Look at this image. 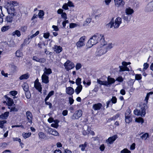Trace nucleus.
Instances as JSON below:
<instances>
[{
  "mask_svg": "<svg viewBox=\"0 0 153 153\" xmlns=\"http://www.w3.org/2000/svg\"><path fill=\"white\" fill-rule=\"evenodd\" d=\"M99 41L101 45L103 46L105 45V42L104 36L102 34H97L93 36L88 40L87 43V46L88 48H90Z\"/></svg>",
  "mask_w": 153,
  "mask_h": 153,
  "instance_id": "obj_1",
  "label": "nucleus"
},
{
  "mask_svg": "<svg viewBox=\"0 0 153 153\" xmlns=\"http://www.w3.org/2000/svg\"><path fill=\"white\" fill-rule=\"evenodd\" d=\"M82 113L81 110H79L76 111L73 115L71 117L72 120H77L81 117Z\"/></svg>",
  "mask_w": 153,
  "mask_h": 153,
  "instance_id": "obj_2",
  "label": "nucleus"
},
{
  "mask_svg": "<svg viewBox=\"0 0 153 153\" xmlns=\"http://www.w3.org/2000/svg\"><path fill=\"white\" fill-rule=\"evenodd\" d=\"M65 68L67 71H69L74 67V64L69 60H67L64 64Z\"/></svg>",
  "mask_w": 153,
  "mask_h": 153,
  "instance_id": "obj_3",
  "label": "nucleus"
},
{
  "mask_svg": "<svg viewBox=\"0 0 153 153\" xmlns=\"http://www.w3.org/2000/svg\"><path fill=\"white\" fill-rule=\"evenodd\" d=\"M134 113L135 115H140L142 117L145 116V110L144 108H141V110H138L137 109H136L134 111Z\"/></svg>",
  "mask_w": 153,
  "mask_h": 153,
  "instance_id": "obj_4",
  "label": "nucleus"
},
{
  "mask_svg": "<svg viewBox=\"0 0 153 153\" xmlns=\"http://www.w3.org/2000/svg\"><path fill=\"white\" fill-rule=\"evenodd\" d=\"M91 131V127L85 125L84 126L83 130L82 131L84 135H88Z\"/></svg>",
  "mask_w": 153,
  "mask_h": 153,
  "instance_id": "obj_5",
  "label": "nucleus"
},
{
  "mask_svg": "<svg viewBox=\"0 0 153 153\" xmlns=\"http://www.w3.org/2000/svg\"><path fill=\"white\" fill-rule=\"evenodd\" d=\"M145 11L147 12L153 11V0L149 2L146 5L145 8Z\"/></svg>",
  "mask_w": 153,
  "mask_h": 153,
  "instance_id": "obj_6",
  "label": "nucleus"
},
{
  "mask_svg": "<svg viewBox=\"0 0 153 153\" xmlns=\"http://www.w3.org/2000/svg\"><path fill=\"white\" fill-rule=\"evenodd\" d=\"M26 116L28 122L31 124L32 123L33 120V115L32 113L30 111H27L26 112Z\"/></svg>",
  "mask_w": 153,
  "mask_h": 153,
  "instance_id": "obj_7",
  "label": "nucleus"
},
{
  "mask_svg": "<svg viewBox=\"0 0 153 153\" xmlns=\"http://www.w3.org/2000/svg\"><path fill=\"white\" fill-rule=\"evenodd\" d=\"M122 22V19L120 17H117L115 20L114 22V28H118Z\"/></svg>",
  "mask_w": 153,
  "mask_h": 153,
  "instance_id": "obj_8",
  "label": "nucleus"
},
{
  "mask_svg": "<svg viewBox=\"0 0 153 153\" xmlns=\"http://www.w3.org/2000/svg\"><path fill=\"white\" fill-rule=\"evenodd\" d=\"M117 135L109 137L106 140V142H108L109 144H112L114 142L117 138Z\"/></svg>",
  "mask_w": 153,
  "mask_h": 153,
  "instance_id": "obj_9",
  "label": "nucleus"
},
{
  "mask_svg": "<svg viewBox=\"0 0 153 153\" xmlns=\"http://www.w3.org/2000/svg\"><path fill=\"white\" fill-rule=\"evenodd\" d=\"M115 5L117 7H122L125 4V2L123 0H114Z\"/></svg>",
  "mask_w": 153,
  "mask_h": 153,
  "instance_id": "obj_10",
  "label": "nucleus"
},
{
  "mask_svg": "<svg viewBox=\"0 0 153 153\" xmlns=\"http://www.w3.org/2000/svg\"><path fill=\"white\" fill-rule=\"evenodd\" d=\"M7 11L9 14H10L13 16H15L16 14L15 10L14 7H10L9 9H7Z\"/></svg>",
  "mask_w": 153,
  "mask_h": 153,
  "instance_id": "obj_11",
  "label": "nucleus"
},
{
  "mask_svg": "<svg viewBox=\"0 0 153 153\" xmlns=\"http://www.w3.org/2000/svg\"><path fill=\"white\" fill-rule=\"evenodd\" d=\"M48 132L50 134L54 136H58L59 135V133L56 130L51 128H49Z\"/></svg>",
  "mask_w": 153,
  "mask_h": 153,
  "instance_id": "obj_12",
  "label": "nucleus"
},
{
  "mask_svg": "<svg viewBox=\"0 0 153 153\" xmlns=\"http://www.w3.org/2000/svg\"><path fill=\"white\" fill-rule=\"evenodd\" d=\"M42 82L45 84H47L49 82V77L48 75L43 74L42 76Z\"/></svg>",
  "mask_w": 153,
  "mask_h": 153,
  "instance_id": "obj_13",
  "label": "nucleus"
},
{
  "mask_svg": "<svg viewBox=\"0 0 153 153\" xmlns=\"http://www.w3.org/2000/svg\"><path fill=\"white\" fill-rule=\"evenodd\" d=\"M7 102V104L8 105V108L10 106H12L14 105L13 100L10 97H7L6 99V101L4 102V103H6Z\"/></svg>",
  "mask_w": 153,
  "mask_h": 153,
  "instance_id": "obj_14",
  "label": "nucleus"
},
{
  "mask_svg": "<svg viewBox=\"0 0 153 153\" xmlns=\"http://www.w3.org/2000/svg\"><path fill=\"white\" fill-rule=\"evenodd\" d=\"M102 106V104L100 103H98L93 105L92 108L94 111L99 110Z\"/></svg>",
  "mask_w": 153,
  "mask_h": 153,
  "instance_id": "obj_15",
  "label": "nucleus"
},
{
  "mask_svg": "<svg viewBox=\"0 0 153 153\" xmlns=\"http://www.w3.org/2000/svg\"><path fill=\"white\" fill-rule=\"evenodd\" d=\"M131 17V15L126 14H124L122 16V18L123 20L127 22H128L130 21Z\"/></svg>",
  "mask_w": 153,
  "mask_h": 153,
  "instance_id": "obj_16",
  "label": "nucleus"
},
{
  "mask_svg": "<svg viewBox=\"0 0 153 153\" xmlns=\"http://www.w3.org/2000/svg\"><path fill=\"white\" fill-rule=\"evenodd\" d=\"M66 92L67 94L69 95H72L74 92V89L71 87L66 88Z\"/></svg>",
  "mask_w": 153,
  "mask_h": 153,
  "instance_id": "obj_17",
  "label": "nucleus"
},
{
  "mask_svg": "<svg viewBox=\"0 0 153 153\" xmlns=\"http://www.w3.org/2000/svg\"><path fill=\"white\" fill-rule=\"evenodd\" d=\"M34 86L37 90L42 93V85L40 83H34Z\"/></svg>",
  "mask_w": 153,
  "mask_h": 153,
  "instance_id": "obj_18",
  "label": "nucleus"
},
{
  "mask_svg": "<svg viewBox=\"0 0 153 153\" xmlns=\"http://www.w3.org/2000/svg\"><path fill=\"white\" fill-rule=\"evenodd\" d=\"M44 71V72L43 74L47 75H48L52 73V70L50 68H45Z\"/></svg>",
  "mask_w": 153,
  "mask_h": 153,
  "instance_id": "obj_19",
  "label": "nucleus"
},
{
  "mask_svg": "<svg viewBox=\"0 0 153 153\" xmlns=\"http://www.w3.org/2000/svg\"><path fill=\"white\" fill-rule=\"evenodd\" d=\"M62 50V48L60 46L55 45L54 46V51L56 53H59Z\"/></svg>",
  "mask_w": 153,
  "mask_h": 153,
  "instance_id": "obj_20",
  "label": "nucleus"
},
{
  "mask_svg": "<svg viewBox=\"0 0 153 153\" xmlns=\"http://www.w3.org/2000/svg\"><path fill=\"white\" fill-rule=\"evenodd\" d=\"M119 68H120V70L119 71L120 72L125 71H130L129 68H128L127 66H125L123 65L120 66Z\"/></svg>",
  "mask_w": 153,
  "mask_h": 153,
  "instance_id": "obj_21",
  "label": "nucleus"
},
{
  "mask_svg": "<svg viewBox=\"0 0 153 153\" xmlns=\"http://www.w3.org/2000/svg\"><path fill=\"white\" fill-rule=\"evenodd\" d=\"M125 12L126 14L131 15V14L133 13L134 11L133 9L130 7H128L126 9Z\"/></svg>",
  "mask_w": 153,
  "mask_h": 153,
  "instance_id": "obj_22",
  "label": "nucleus"
},
{
  "mask_svg": "<svg viewBox=\"0 0 153 153\" xmlns=\"http://www.w3.org/2000/svg\"><path fill=\"white\" fill-rule=\"evenodd\" d=\"M97 82L100 85L108 86V83L106 81H101L99 79H97Z\"/></svg>",
  "mask_w": 153,
  "mask_h": 153,
  "instance_id": "obj_23",
  "label": "nucleus"
},
{
  "mask_svg": "<svg viewBox=\"0 0 153 153\" xmlns=\"http://www.w3.org/2000/svg\"><path fill=\"white\" fill-rule=\"evenodd\" d=\"M11 6V1L7 0L5 1L4 7L7 10Z\"/></svg>",
  "mask_w": 153,
  "mask_h": 153,
  "instance_id": "obj_24",
  "label": "nucleus"
},
{
  "mask_svg": "<svg viewBox=\"0 0 153 153\" xmlns=\"http://www.w3.org/2000/svg\"><path fill=\"white\" fill-rule=\"evenodd\" d=\"M30 76V75L28 73L23 74L19 77L20 80H23L24 79H27Z\"/></svg>",
  "mask_w": 153,
  "mask_h": 153,
  "instance_id": "obj_25",
  "label": "nucleus"
},
{
  "mask_svg": "<svg viewBox=\"0 0 153 153\" xmlns=\"http://www.w3.org/2000/svg\"><path fill=\"white\" fill-rule=\"evenodd\" d=\"M99 52L100 55L103 54L107 52V49L105 47L102 46L101 48V49L100 50Z\"/></svg>",
  "mask_w": 153,
  "mask_h": 153,
  "instance_id": "obj_26",
  "label": "nucleus"
},
{
  "mask_svg": "<svg viewBox=\"0 0 153 153\" xmlns=\"http://www.w3.org/2000/svg\"><path fill=\"white\" fill-rule=\"evenodd\" d=\"M9 112H6L3 114H2L0 115V118L2 119H6L9 115Z\"/></svg>",
  "mask_w": 153,
  "mask_h": 153,
  "instance_id": "obj_27",
  "label": "nucleus"
},
{
  "mask_svg": "<svg viewBox=\"0 0 153 153\" xmlns=\"http://www.w3.org/2000/svg\"><path fill=\"white\" fill-rule=\"evenodd\" d=\"M53 122L54 123L51 124V126L56 128H57L59 126L58 123L59 122V121L57 120H55Z\"/></svg>",
  "mask_w": 153,
  "mask_h": 153,
  "instance_id": "obj_28",
  "label": "nucleus"
},
{
  "mask_svg": "<svg viewBox=\"0 0 153 153\" xmlns=\"http://www.w3.org/2000/svg\"><path fill=\"white\" fill-rule=\"evenodd\" d=\"M82 86L81 85L78 86L75 90V92L77 94H78L82 91Z\"/></svg>",
  "mask_w": 153,
  "mask_h": 153,
  "instance_id": "obj_29",
  "label": "nucleus"
},
{
  "mask_svg": "<svg viewBox=\"0 0 153 153\" xmlns=\"http://www.w3.org/2000/svg\"><path fill=\"white\" fill-rule=\"evenodd\" d=\"M114 19L113 18L111 20L110 22L108 23V24H107L106 25V27L108 28H112L113 26H114Z\"/></svg>",
  "mask_w": 153,
  "mask_h": 153,
  "instance_id": "obj_30",
  "label": "nucleus"
},
{
  "mask_svg": "<svg viewBox=\"0 0 153 153\" xmlns=\"http://www.w3.org/2000/svg\"><path fill=\"white\" fill-rule=\"evenodd\" d=\"M125 122L126 123H129L131 121V115H125Z\"/></svg>",
  "mask_w": 153,
  "mask_h": 153,
  "instance_id": "obj_31",
  "label": "nucleus"
},
{
  "mask_svg": "<svg viewBox=\"0 0 153 153\" xmlns=\"http://www.w3.org/2000/svg\"><path fill=\"white\" fill-rule=\"evenodd\" d=\"M85 45V43H83V42H81L79 41L77 42L76 44V45L77 48H80L84 46Z\"/></svg>",
  "mask_w": 153,
  "mask_h": 153,
  "instance_id": "obj_32",
  "label": "nucleus"
},
{
  "mask_svg": "<svg viewBox=\"0 0 153 153\" xmlns=\"http://www.w3.org/2000/svg\"><path fill=\"white\" fill-rule=\"evenodd\" d=\"M87 145V143L86 142H85L84 144H81L79 145V147L81 148V150L82 151H84Z\"/></svg>",
  "mask_w": 153,
  "mask_h": 153,
  "instance_id": "obj_33",
  "label": "nucleus"
},
{
  "mask_svg": "<svg viewBox=\"0 0 153 153\" xmlns=\"http://www.w3.org/2000/svg\"><path fill=\"white\" fill-rule=\"evenodd\" d=\"M115 82V79L113 78H108V81H107V82L108 83V85L114 83Z\"/></svg>",
  "mask_w": 153,
  "mask_h": 153,
  "instance_id": "obj_34",
  "label": "nucleus"
},
{
  "mask_svg": "<svg viewBox=\"0 0 153 153\" xmlns=\"http://www.w3.org/2000/svg\"><path fill=\"white\" fill-rule=\"evenodd\" d=\"M22 87L24 90L25 91L28 90L29 86L26 83H24L22 85Z\"/></svg>",
  "mask_w": 153,
  "mask_h": 153,
  "instance_id": "obj_35",
  "label": "nucleus"
},
{
  "mask_svg": "<svg viewBox=\"0 0 153 153\" xmlns=\"http://www.w3.org/2000/svg\"><path fill=\"white\" fill-rule=\"evenodd\" d=\"M10 27V26L9 25L4 26L1 28V31L2 32H4L9 30Z\"/></svg>",
  "mask_w": 153,
  "mask_h": 153,
  "instance_id": "obj_36",
  "label": "nucleus"
},
{
  "mask_svg": "<svg viewBox=\"0 0 153 153\" xmlns=\"http://www.w3.org/2000/svg\"><path fill=\"white\" fill-rule=\"evenodd\" d=\"M153 92H150L147 94V95L145 97V99L144 100L145 103H147L148 102V100L149 99V96L151 94H152Z\"/></svg>",
  "mask_w": 153,
  "mask_h": 153,
  "instance_id": "obj_37",
  "label": "nucleus"
},
{
  "mask_svg": "<svg viewBox=\"0 0 153 153\" xmlns=\"http://www.w3.org/2000/svg\"><path fill=\"white\" fill-rule=\"evenodd\" d=\"M31 134V133L30 132L28 133H23L22 135L23 137L24 138H26L30 137Z\"/></svg>",
  "mask_w": 153,
  "mask_h": 153,
  "instance_id": "obj_38",
  "label": "nucleus"
},
{
  "mask_svg": "<svg viewBox=\"0 0 153 153\" xmlns=\"http://www.w3.org/2000/svg\"><path fill=\"white\" fill-rule=\"evenodd\" d=\"M15 105L12 106H9L8 108L10 109V111H13L16 112L18 111V109L14 106Z\"/></svg>",
  "mask_w": 153,
  "mask_h": 153,
  "instance_id": "obj_39",
  "label": "nucleus"
},
{
  "mask_svg": "<svg viewBox=\"0 0 153 153\" xmlns=\"http://www.w3.org/2000/svg\"><path fill=\"white\" fill-rule=\"evenodd\" d=\"M12 34L13 36L16 35H17L18 37H20L21 35L20 31L18 30H16L15 31L13 32Z\"/></svg>",
  "mask_w": 153,
  "mask_h": 153,
  "instance_id": "obj_40",
  "label": "nucleus"
},
{
  "mask_svg": "<svg viewBox=\"0 0 153 153\" xmlns=\"http://www.w3.org/2000/svg\"><path fill=\"white\" fill-rule=\"evenodd\" d=\"M13 19V17L10 15L7 16L6 18V20L7 22H12Z\"/></svg>",
  "mask_w": 153,
  "mask_h": 153,
  "instance_id": "obj_41",
  "label": "nucleus"
},
{
  "mask_svg": "<svg viewBox=\"0 0 153 153\" xmlns=\"http://www.w3.org/2000/svg\"><path fill=\"white\" fill-rule=\"evenodd\" d=\"M39 138L44 139L46 137V135L45 134L42 132H39Z\"/></svg>",
  "mask_w": 153,
  "mask_h": 153,
  "instance_id": "obj_42",
  "label": "nucleus"
},
{
  "mask_svg": "<svg viewBox=\"0 0 153 153\" xmlns=\"http://www.w3.org/2000/svg\"><path fill=\"white\" fill-rule=\"evenodd\" d=\"M15 53L16 56L18 57H21L22 56V53L19 50L17 51Z\"/></svg>",
  "mask_w": 153,
  "mask_h": 153,
  "instance_id": "obj_43",
  "label": "nucleus"
},
{
  "mask_svg": "<svg viewBox=\"0 0 153 153\" xmlns=\"http://www.w3.org/2000/svg\"><path fill=\"white\" fill-rule=\"evenodd\" d=\"M149 137V134L148 133H145L141 136L140 137L142 139H144L145 140H146Z\"/></svg>",
  "mask_w": 153,
  "mask_h": 153,
  "instance_id": "obj_44",
  "label": "nucleus"
},
{
  "mask_svg": "<svg viewBox=\"0 0 153 153\" xmlns=\"http://www.w3.org/2000/svg\"><path fill=\"white\" fill-rule=\"evenodd\" d=\"M135 121L139 123H141L142 124L144 122V120L142 118L139 117L136 119Z\"/></svg>",
  "mask_w": 153,
  "mask_h": 153,
  "instance_id": "obj_45",
  "label": "nucleus"
},
{
  "mask_svg": "<svg viewBox=\"0 0 153 153\" xmlns=\"http://www.w3.org/2000/svg\"><path fill=\"white\" fill-rule=\"evenodd\" d=\"M26 97L27 99H30L31 97V94L29 90L25 91Z\"/></svg>",
  "mask_w": 153,
  "mask_h": 153,
  "instance_id": "obj_46",
  "label": "nucleus"
},
{
  "mask_svg": "<svg viewBox=\"0 0 153 153\" xmlns=\"http://www.w3.org/2000/svg\"><path fill=\"white\" fill-rule=\"evenodd\" d=\"M44 11L42 10H40L38 14V16L39 18H42V17L44 16Z\"/></svg>",
  "mask_w": 153,
  "mask_h": 153,
  "instance_id": "obj_47",
  "label": "nucleus"
},
{
  "mask_svg": "<svg viewBox=\"0 0 153 153\" xmlns=\"http://www.w3.org/2000/svg\"><path fill=\"white\" fill-rule=\"evenodd\" d=\"M91 19L90 18H88L86 19V21H85L83 23V25L84 26L87 25L88 24L90 23L91 21Z\"/></svg>",
  "mask_w": 153,
  "mask_h": 153,
  "instance_id": "obj_48",
  "label": "nucleus"
},
{
  "mask_svg": "<svg viewBox=\"0 0 153 153\" xmlns=\"http://www.w3.org/2000/svg\"><path fill=\"white\" fill-rule=\"evenodd\" d=\"M27 27L25 26H22L19 30L23 32H25L27 30Z\"/></svg>",
  "mask_w": 153,
  "mask_h": 153,
  "instance_id": "obj_49",
  "label": "nucleus"
},
{
  "mask_svg": "<svg viewBox=\"0 0 153 153\" xmlns=\"http://www.w3.org/2000/svg\"><path fill=\"white\" fill-rule=\"evenodd\" d=\"M81 79L80 78H78L76 80V83L77 85L79 86V85H81Z\"/></svg>",
  "mask_w": 153,
  "mask_h": 153,
  "instance_id": "obj_50",
  "label": "nucleus"
},
{
  "mask_svg": "<svg viewBox=\"0 0 153 153\" xmlns=\"http://www.w3.org/2000/svg\"><path fill=\"white\" fill-rule=\"evenodd\" d=\"M7 121L5 120H0V128H3L4 124Z\"/></svg>",
  "mask_w": 153,
  "mask_h": 153,
  "instance_id": "obj_51",
  "label": "nucleus"
},
{
  "mask_svg": "<svg viewBox=\"0 0 153 153\" xmlns=\"http://www.w3.org/2000/svg\"><path fill=\"white\" fill-rule=\"evenodd\" d=\"M11 6L14 7L17 6L19 5V3L15 1H11Z\"/></svg>",
  "mask_w": 153,
  "mask_h": 153,
  "instance_id": "obj_52",
  "label": "nucleus"
},
{
  "mask_svg": "<svg viewBox=\"0 0 153 153\" xmlns=\"http://www.w3.org/2000/svg\"><path fill=\"white\" fill-rule=\"evenodd\" d=\"M39 31H37L34 34L31 35L30 36V37L28 39H32L33 38L35 37L36 36H37L39 34Z\"/></svg>",
  "mask_w": 153,
  "mask_h": 153,
  "instance_id": "obj_53",
  "label": "nucleus"
},
{
  "mask_svg": "<svg viewBox=\"0 0 153 153\" xmlns=\"http://www.w3.org/2000/svg\"><path fill=\"white\" fill-rule=\"evenodd\" d=\"M120 153H131V152L127 149L125 148L122 150Z\"/></svg>",
  "mask_w": 153,
  "mask_h": 153,
  "instance_id": "obj_54",
  "label": "nucleus"
},
{
  "mask_svg": "<svg viewBox=\"0 0 153 153\" xmlns=\"http://www.w3.org/2000/svg\"><path fill=\"white\" fill-rule=\"evenodd\" d=\"M46 59L44 58H39L38 62L41 63H43L45 62H46Z\"/></svg>",
  "mask_w": 153,
  "mask_h": 153,
  "instance_id": "obj_55",
  "label": "nucleus"
},
{
  "mask_svg": "<svg viewBox=\"0 0 153 153\" xmlns=\"http://www.w3.org/2000/svg\"><path fill=\"white\" fill-rule=\"evenodd\" d=\"M78 25L76 23H71L70 24L69 27L70 28H73L76 27Z\"/></svg>",
  "mask_w": 153,
  "mask_h": 153,
  "instance_id": "obj_56",
  "label": "nucleus"
},
{
  "mask_svg": "<svg viewBox=\"0 0 153 153\" xmlns=\"http://www.w3.org/2000/svg\"><path fill=\"white\" fill-rule=\"evenodd\" d=\"M135 79L137 80H140L141 79V75L140 74H136L135 75Z\"/></svg>",
  "mask_w": 153,
  "mask_h": 153,
  "instance_id": "obj_57",
  "label": "nucleus"
},
{
  "mask_svg": "<svg viewBox=\"0 0 153 153\" xmlns=\"http://www.w3.org/2000/svg\"><path fill=\"white\" fill-rule=\"evenodd\" d=\"M111 101L113 103H115L117 102V99L115 97L113 96Z\"/></svg>",
  "mask_w": 153,
  "mask_h": 153,
  "instance_id": "obj_58",
  "label": "nucleus"
},
{
  "mask_svg": "<svg viewBox=\"0 0 153 153\" xmlns=\"http://www.w3.org/2000/svg\"><path fill=\"white\" fill-rule=\"evenodd\" d=\"M82 67L81 64L80 63H77L76 66V70H78L80 69Z\"/></svg>",
  "mask_w": 153,
  "mask_h": 153,
  "instance_id": "obj_59",
  "label": "nucleus"
},
{
  "mask_svg": "<svg viewBox=\"0 0 153 153\" xmlns=\"http://www.w3.org/2000/svg\"><path fill=\"white\" fill-rule=\"evenodd\" d=\"M85 36H82L79 39V41L81 42H83V43H85Z\"/></svg>",
  "mask_w": 153,
  "mask_h": 153,
  "instance_id": "obj_60",
  "label": "nucleus"
},
{
  "mask_svg": "<svg viewBox=\"0 0 153 153\" xmlns=\"http://www.w3.org/2000/svg\"><path fill=\"white\" fill-rule=\"evenodd\" d=\"M68 99H69V102L70 104L71 105H72V104H73V103H74V100L73 99L72 97H69L68 98Z\"/></svg>",
  "mask_w": 153,
  "mask_h": 153,
  "instance_id": "obj_61",
  "label": "nucleus"
},
{
  "mask_svg": "<svg viewBox=\"0 0 153 153\" xmlns=\"http://www.w3.org/2000/svg\"><path fill=\"white\" fill-rule=\"evenodd\" d=\"M61 16L64 20H66L67 19L66 14L65 13H63L62 14Z\"/></svg>",
  "mask_w": 153,
  "mask_h": 153,
  "instance_id": "obj_62",
  "label": "nucleus"
},
{
  "mask_svg": "<svg viewBox=\"0 0 153 153\" xmlns=\"http://www.w3.org/2000/svg\"><path fill=\"white\" fill-rule=\"evenodd\" d=\"M68 4L66 3L65 4L62 6V8L65 10L68 9Z\"/></svg>",
  "mask_w": 153,
  "mask_h": 153,
  "instance_id": "obj_63",
  "label": "nucleus"
},
{
  "mask_svg": "<svg viewBox=\"0 0 153 153\" xmlns=\"http://www.w3.org/2000/svg\"><path fill=\"white\" fill-rule=\"evenodd\" d=\"M116 80L120 82H122L123 81V79L121 76H120L116 79Z\"/></svg>",
  "mask_w": 153,
  "mask_h": 153,
  "instance_id": "obj_64",
  "label": "nucleus"
}]
</instances>
